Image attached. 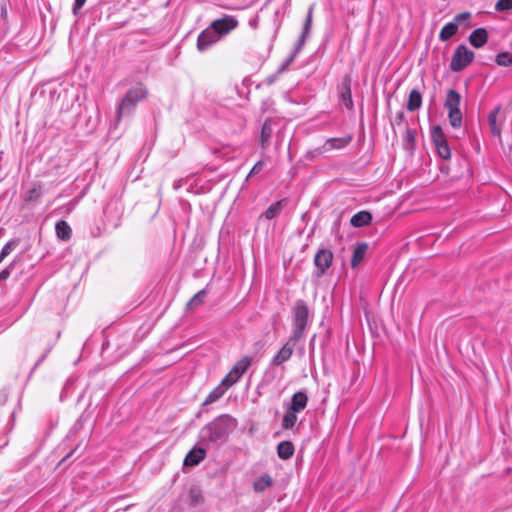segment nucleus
<instances>
[{
	"mask_svg": "<svg viewBox=\"0 0 512 512\" xmlns=\"http://www.w3.org/2000/svg\"><path fill=\"white\" fill-rule=\"evenodd\" d=\"M437 153L439 156L443 159H449L451 157L450 148L448 146V143H444L441 145L436 146Z\"/></svg>",
	"mask_w": 512,
	"mask_h": 512,
	"instance_id": "obj_35",
	"label": "nucleus"
},
{
	"mask_svg": "<svg viewBox=\"0 0 512 512\" xmlns=\"http://www.w3.org/2000/svg\"><path fill=\"white\" fill-rule=\"evenodd\" d=\"M272 484V479L269 475L265 474L257 478L253 484L254 490L262 492Z\"/></svg>",
	"mask_w": 512,
	"mask_h": 512,
	"instance_id": "obj_28",
	"label": "nucleus"
},
{
	"mask_svg": "<svg viewBox=\"0 0 512 512\" xmlns=\"http://www.w3.org/2000/svg\"><path fill=\"white\" fill-rule=\"evenodd\" d=\"M333 260V253L328 249H320L315 257L314 264L319 270V275L325 273V271L330 267Z\"/></svg>",
	"mask_w": 512,
	"mask_h": 512,
	"instance_id": "obj_7",
	"label": "nucleus"
},
{
	"mask_svg": "<svg viewBox=\"0 0 512 512\" xmlns=\"http://www.w3.org/2000/svg\"><path fill=\"white\" fill-rule=\"evenodd\" d=\"M469 16H470V14H469V13H461V14H459V15H457V16H456V20H457V21H459V20H461V19H466V18H468Z\"/></svg>",
	"mask_w": 512,
	"mask_h": 512,
	"instance_id": "obj_41",
	"label": "nucleus"
},
{
	"mask_svg": "<svg viewBox=\"0 0 512 512\" xmlns=\"http://www.w3.org/2000/svg\"><path fill=\"white\" fill-rule=\"evenodd\" d=\"M238 22L233 17H224L222 19L214 20L211 26L218 33V36L225 35L237 26Z\"/></svg>",
	"mask_w": 512,
	"mask_h": 512,
	"instance_id": "obj_8",
	"label": "nucleus"
},
{
	"mask_svg": "<svg viewBox=\"0 0 512 512\" xmlns=\"http://www.w3.org/2000/svg\"><path fill=\"white\" fill-rule=\"evenodd\" d=\"M498 114L499 108H496L488 116L490 131L496 137H500L501 134V127L500 124L498 123Z\"/></svg>",
	"mask_w": 512,
	"mask_h": 512,
	"instance_id": "obj_19",
	"label": "nucleus"
},
{
	"mask_svg": "<svg viewBox=\"0 0 512 512\" xmlns=\"http://www.w3.org/2000/svg\"><path fill=\"white\" fill-rule=\"evenodd\" d=\"M147 95L146 88L139 84L133 88H131L126 95L123 97L121 103L118 106L117 109V121H120V119L126 115L132 112V110L135 108L136 104L144 99Z\"/></svg>",
	"mask_w": 512,
	"mask_h": 512,
	"instance_id": "obj_1",
	"label": "nucleus"
},
{
	"mask_svg": "<svg viewBox=\"0 0 512 512\" xmlns=\"http://www.w3.org/2000/svg\"><path fill=\"white\" fill-rule=\"evenodd\" d=\"M225 432L221 424L211 423L203 429V436L209 441L215 442L224 436Z\"/></svg>",
	"mask_w": 512,
	"mask_h": 512,
	"instance_id": "obj_10",
	"label": "nucleus"
},
{
	"mask_svg": "<svg viewBox=\"0 0 512 512\" xmlns=\"http://www.w3.org/2000/svg\"><path fill=\"white\" fill-rule=\"evenodd\" d=\"M229 387L230 386L226 385L222 380V382L209 393L204 404H211L220 399Z\"/></svg>",
	"mask_w": 512,
	"mask_h": 512,
	"instance_id": "obj_17",
	"label": "nucleus"
},
{
	"mask_svg": "<svg viewBox=\"0 0 512 512\" xmlns=\"http://www.w3.org/2000/svg\"><path fill=\"white\" fill-rule=\"evenodd\" d=\"M206 455V451L203 448H193L185 457V466H195L199 464Z\"/></svg>",
	"mask_w": 512,
	"mask_h": 512,
	"instance_id": "obj_13",
	"label": "nucleus"
},
{
	"mask_svg": "<svg viewBox=\"0 0 512 512\" xmlns=\"http://www.w3.org/2000/svg\"><path fill=\"white\" fill-rule=\"evenodd\" d=\"M497 11H506L512 9V0H498L495 5Z\"/></svg>",
	"mask_w": 512,
	"mask_h": 512,
	"instance_id": "obj_36",
	"label": "nucleus"
},
{
	"mask_svg": "<svg viewBox=\"0 0 512 512\" xmlns=\"http://www.w3.org/2000/svg\"><path fill=\"white\" fill-rule=\"evenodd\" d=\"M367 248L368 246L366 243H361L354 249L351 259V266L353 268L357 267L359 263L364 259Z\"/></svg>",
	"mask_w": 512,
	"mask_h": 512,
	"instance_id": "obj_21",
	"label": "nucleus"
},
{
	"mask_svg": "<svg viewBox=\"0 0 512 512\" xmlns=\"http://www.w3.org/2000/svg\"><path fill=\"white\" fill-rule=\"evenodd\" d=\"M495 62L499 66H512V53L502 52L496 56Z\"/></svg>",
	"mask_w": 512,
	"mask_h": 512,
	"instance_id": "obj_31",
	"label": "nucleus"
},
{
	"mask_svg": "<svg viewBox=\"0 0 512 512\" xmlns=\"http://www.w3.org/2000/svg\"><path fill=\"white\" fill-rule=\"evenodd\" d=\"M206 295H207V291L205 289H202L198 293H196L190 299V301L187 303V305H186L187 310H193L196 307L202 305Z\"/></svg>",
	"mask_w": 512,
	"mask_h": 512,
	"instance_id": "obj_26",
	"label": "nucleus"
},
{
	"mask_svg": "<svg viewBox=\"0 0 512 512\" xmlns=\"http://www.w3.org/2000/svg\"><path fill=\"white\" fill-rule=\"evenodd\" d=\"M250 364V357H243L237 361L230 372L223 378L224 383L230 387L234 385L246 372Z\"/></svg>",
	"mask_w": 512,
	"mask_h": 512,
	"instance_id": "obj_5",
	"label": "nucleus"
},
{
	"mask_svg": "<svg viewBox=\"0 0 512 512\" xmlns=\"http://www.w3.org/2000/svg\"><path fill=\"white\" fill-rule=\"evenodd\" d=\"M372 215L368 211H360L352 216L350 223L354 227H363L370 224Z\"/></svg>",
	"mask_w": 512,
	"mask_h": 512,
	"instance_id": "obj_16",
	"label": "nucleus"
},
{
	"mask_svg": "<svg viewBox=\"0 0 512 512\" xmlns=\"http://www.w3.org/2000/svg\"><path fill=\"white\" fill-rule=\"evenodd\" d=\"M18 245V241L11 240L5 244L0 253V263L6 258Z\"/></svg>",
	"mask_w": 512,
	"mask_h": 512,
	"instance_id": "obj_32",
	"label": "nucleus"
},
{
	"mask_svg": "<svg viewBox=\"0 0 512 512\" xmlns=\"http://www.w3.org/2000/svg\"><path fill=\"white\" fill-rule=\"evenodd\" d=\"M188 501L191 506H198L203 504L204 497L200 489L192 487L188 493Z\"/></svg>",
	"mask_w": 512,
	"mask_h": 512,
	"instance_id": "obj_24",
	"label": "nucleus"
},
{
	"mask_svg": "<svg viewBox=\"0 0 512 512\" xmlns=\"http://www.w3.org/2000/svg\"><path fill=\"white\" fill-rule=\"evenodd\" d=\"M340 98H341L342 104L347 109L353 108V101H352V95H351V80L349 77H345L341 83Z\"/></svg>",
	"mask_w": 512,
	"mask_h": 512,
	"instance_id": "obj_9",
	"label": "nucleus"
},
{
	"mask_svg": "<svg viewBox=\"0 0 512 512\" xmlns=\"http://www.w3.org/2000/svg\"><path fill=\"white\" fill-rule=\"evenodd\" d=\"M293 312L294 331L293 335L291 336V341L296 343L304 335V331L308 323L309 309L303 300H297L294 305Z\"/></svg>",
	"mask_w": 512,
	"mask_h": 512,
	"instance_id": "obj_2",
	"label": "nucleus"
},
{
	"mask_svg": "<svg viewBox=\"0 0 512 512\" xmlns=\"http://www.w3.org/2000/svg\"><path fill=\"white\" fill-rule=\"evenodd\" d=\"M272 123L273 121L271 119H267L263 124L260 137L261 146L263 148H266L269 145L272 135Z\"/></svg>",
	"mask_w": 512,
	"mask_h": 512,
	"instance_id": "obj_20",
	"label": "nucleus"
},
{
	"mask_svg": "<svg viewBox=\"0 0 512 512\" xmlns=\"http://www.w3.org/2000/svg\"><path fill=\"white\" fill-rule=\"evenodd\" d=\"M283 208V200L277 201L276 203L272 204L267 208V210L264 213V216L267 220H272L276 218Z\"/></svg>",
	"mask_w": 512,
	"mask_h": 512,
	"instance_id": "obj_27",
	"label": "nucleus"
},
{
	"mask_svg": "<svg viewBox=\"0 0 512 512\" xmlns=\"http://www.w3.org/2000/svg\"><path fill=\"white\" fill-rule=\"evenodd\" d=\"M57 236L62 240H68L71 237V228L65 221H59L55 226Z\"/></svg>",
	"mask_w": 512,
	"mask_h": 512,
	"instance_id": "obj_25",
	"label": "nucleus"
},
{
	"mask_svg": "<svg viewBox=\"0 0 512 512\" xmlns=\"http://www.w3.org/2000/svg\"><path fill=\"white\" fill-rule=\"evenodd\" d=\"M473 58V51L469 50L465 45H460L452 56L450 68L454 72L461 71L472 62Z\"/></svg>",
	"mask_w": 512,
	"mask_h": 512,
	"instance_id": "obj_4",
	"label": "nucleus"
},
{
	"mask_svg": "<svg viewBox=\"0 0 512 512\" xmlns=\"http://www.w3.org/2000/svg\"><path fill=\"white\" fill-rule=\"evenodd\" d=\"M264 167L263 161H258L251 169L249 176L259 173Z\"/></svg>",
	"mask_w": 512,
	"mask_h": 512,
	"instance_id": "obj_37",
	"label": "nucleus"
},
{
	"mask_svg": "<svg viewBox=\"0 0 512 512\" xmlns=\"http://www.w3.org/2000/svg\"><path fill=\"white\" fill-rule=\"evenodd\" d=\"M312 11H313V6L310 7L309 11H308V15H307V18L305 20V23H304V27H303V33L299 39V43L300 44H303L304 40H305V36L306 34H308L309 32V29L311 27V23H312Z\"/></svg>",
	"mask_w": 512,
	"mask_h": 512,
	"instance_id": "obj_33",
	"label": "nucleus"
},
{
	"mask_svg": "<svg viewBox=\"0 0 512 512\" xmlns=\"http://www.w3.org/2000/svg\"><path fill=\"white\" fill-rule=\"evenodd\" d=\"M277 453L281 459L287 460L292 457L294 453V446L289 441H283L278 444Z\"/></svg>",
	"mask_w": 512,
	"mask_h": 512,
	"instance_id": "obj_22",
	"label": "nucleus"
},
{
	"mask_svg": "<svg viewBox=\"0 0 512 512\" xmlns=\"http://www.w3.org/2000/svg\"><path fill=\"white\" fill-rule=\"evenodd\" d=\"M461 96L455 90L447 92L445 108L448 110V118L453 128H459L462 125V113L460 111Z\"/></svg>",
	"mask_w": 512,
	"mask_h": 512,
	"instance_id": "obj_3",
	"label": "nucleus"
},
{
	"mask_svg": "<svg viewBox=\"0 0 512 512\" xmlns=\"http://www.w3.org/2000/svg\"><path fill=\"white\" fill-rule=\"evenodd\" d=\"M308 402V397L304 392H297L292 397V402L289 410H292L296 413L305 409Z\"/></svg>",
	"mask_w": 512,
	"mask_h": 512,
	"instance_id": "obj_15",
	"label": "nucleus"
},
{
	"mask_svg": "<svg viewBox=\"0 0 512 512\" xmlns=\"http://www.w3.org/2000/svg\"><path fill=\"white\" fill-rule=\"evenodd\" d=\"M274 81V77L268 79V83H272Z\"/></svg>",
	"mask_w": 512,
	"mask_h": 512,
	"instance_id": "obj_43",
	"label": "nucleus"
},
{
	"mask_svg": "<svg viewBox=\"0 0 512 512\" xmlns=\"http://www.w3.org/2000/svg\"><path fill=\"white\" fill-rule=\"evenodd\" d=\"M220 37L218 36V33L214 30V28L210 25L207 29L202 31L200 35L198 36L197 40V48L200 51H204L207 48H209L211 45L216 43Z\"/></svg>",
	"mask_w": 512,
	"mask_h": 512,
	"instance_id": "obj_6",
	"label": "nucleus"
},
{
	"mask_svg": "<svg viewBox=\"0 0 512 512\" xmlns=\"http://www.w3.org/2000/svg\"><path fill=\"white\" fill-rule=\"evenodd\" d=\"M86 0H75L73 6V13L76 15L78 11L84 6Z\"/></svg>",
	"mask_w": 512,
	"mask_h": 512,
	"instance_id": "obj_38",
	"label": "nucleus"
},
{
	"mask_svg": "<svg viewBox=\"0 0 512 512\" xmlns=\"http://www.w3.org/2000/svg\"><path fill=\"white\" fill-rule=\"evenodd\" d=\"M294 60V57H290L289 59L286 60V62L278 69L277 73L280 74L282 73L287 66H289Z\"/></svg>",
	"mask_w": 512,
	"mask_h": 512,
	"instance_id": "obj_39",
	"label": "nucleus"
},
{
	"mask_svg": "<svg viewBox=\"0 0 512 512\" xmlns=\"http://www.w3.org/2000/svg\"><path fill=\"white\" fill-rule=\"evenodd\" d=\"M487 38V31L484 28H478L470 34L469 41L475 48H480L487 42Z\"/></svg>",
	"mask_w": 512,
	"mask_h": 512,
	"instance_id": "obj_14",
	"label": "nucleus"
},
{
	"mask_svg": "<svg viewBox=\"0 0 512 512\" xmlns=\"http://www.w3.org/2000/svg\"><path fill=\"white\" fill-rule=\"evenodd\" d=\"M397 118H398L400 121H402V120H403V118H404V113H403V112L398 113Z\"/></svg>",
	"mask_w": 512,
	"mask_h": 512,
	"instance_id": "obj_42",
	"label": "nucleus"
},
{
	"mask_svg": "<svg viewBox=\"0 0 512 512\" xmlns=\"http://www.w3.org/2000/svg\"><path fill=\"white\" fill-rule=\"evenodd\" d=\"M41 195V187L40 186H34L31 189H29L25 194V201H35L37 200Z\"/></svg>",
	"mask_w": 512,
	"mask_h": 512,
	"instance_id": "obj_34",
	"label": "nucleus"
},
{
	"mask_svg": "<svg viewBox=\"0 0 512 512\" xmlns=\"http://www.w3.org/2000/svg\"><path fill=\"white\" fill-rule=\"evenodd\" d=\"M421 105H422V95L418 90L413 89L409 94V98H408L406 107L409 111L412 112V111L419 109L421 107Z\"/></svg>",
	"mask_w": 512,
	"mask_h": 512,
	"instance_id": "obj_18",
	"label": "nucleus"
},
{
	"mask_svg": "<svg viewBox=\"0 0 512 512\" xmlns=\"http://www.w3.org/2000/svg\"><path fill=\"white\" fill-rule=\"evenodd\" d=\"M458 25L456 22L447 23L440 31L439 38L441 41H447L457 33Z\"/></svg>",
	"mask_w": 512,
	"mask_h": 512,
	"instance_id": "obj_23",
	"label": "nucleus"
},
{
	"mask_svg": "<svg viewBox=\"0 0 512 512\" xmlns=\"http://www.w3.org/2000/svg\"><path fill=\"white\" fill-rule=\"evenodd\" d=\"M9 275H10V271H9V269H8V268H6V269L2 270V271L0 272V280L7 279V278L9 277Z\"/></svg>",
	"mask_w": 512,
	"mask_h": 512,
	"instance_id": "obj_40",
	"label": "nucleus"
},
{
	"mask_svg": "<svg viewBox=\"0 0 512 512\" xmlns=\"http://www.w3.org/2000/svg\"><path fill=\"white\" fill-rule=\"evenodd\" d=\"M294 342L291 339L279 350V352L274 356L272 360L273 365H280L283 362L287 361L292 353L294 348Z\"/></svg>",
	"mask_w": 512,
	"mask_h": 512,
	"instance_id": "obj_11",
	"label": "nucleus"
},
{
	"mask_svg": "<svg viewBox=\"0 0 512 512\" xmlns=\"http://www.w3.org/2000/svg\"><path fill=\"white\" fill-rule=\"evenodd\" d=\"M296 412L289 410L285 413L283 417V427L285 429H291L294 427L295 423L297 422V416Z\"/></svg>",
	"mask_w": 512,
	"mask_h": 512,
	"instance_id": "obj_30",
	"label": "nucleus"
},
{
	"mask_svg": "<svg viewBox=\"0 0 512 512\" xmlns=\"http://www.w3.org/2000/svg\"><path fill=\"white\" fill-rule=\"evenodd\" d=\"M351 141V137H340V138H330L326 140L324 145L322 146L323 152H329L333 149H343L346 147Z\"/></svg>",
	"mask_w": 512,
	"mask_h": 512,
	"instance_id": "obj_12",
	"label": "nucleus"
},
{
	"mask_svg": "<svg viewBox=\"0 0 512 512\" xmlns=\"http://www.w3.org/2000/svg\"><path fill=\"white\" fill-rule=\"evenodd\" d=\"M432 140L435 147L447 142L443 130L440 126H435L432 129Z\"/></svg>",
	"mask_w": 512,
	"mask_h": 512,
	"instance_id": "obj_29",
	"label": "nucleus"
}]
</instances>
